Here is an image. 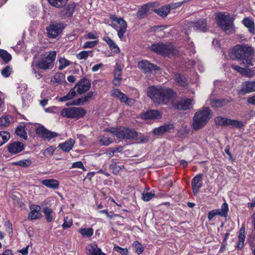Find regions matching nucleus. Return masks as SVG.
<instances>
[{
    "label": "nucleus",
    "instance_id": "obj_1",
    "mask_svg": "<svg viewBox=\"0 0 255 255\" xmlns=\"http://www.w3.org/2000/svg\"><path fill=\"white\" fill-rule=\"evenodd\" d=\"M174 92L171 89L161 86H152L147 89V95L154 103L158 105H166L174 97Z\"/></svg>",
    "mask_w": 255,
    "mask_h": 255
},
{
    "label": "nucleus",
    "instance_id": "obj_2",
    "mask_svg": "<svg viewBox=\"0 0 255 255\" xmlns=\"http://www.w3.org/2000/svg\"><path fill=\"white\" fill-rule=\"evenodd\" d=\"M232 55L234 58L242 61L243 65L253 66L252 56L254 48L247 44H237L232 49Z\"/></svg>",
    "mask_w": 255,
    "mask_h": 255
},
{
    "label": "nucleus",
    "instance_id": "obj_3",
    "mask_svg": "<svg viewBox=\"0 0 255 255\" xmlns=\"http://www.w3.org/2000/svg\"><path fill=\"white\" fill-rule=\"evenodd\" d=\"M212 115L211 110L207 107L196 112L193 117V128L196 130L202 128L208 123Z\"/></svg>",
    "mask_w": 255,
    "mask_h": 255
},
{
    "label": "nucleus",
    "instance_id": "obj_4",
    "mask_svg": "<svg viewBox=\"0 0 255 255\" xmlns=\"http://www.w3.org/2000/svg\"><path fill=\"white\" fill-rule=\"evenodd\" d=\"M150 50L157 54L165 56L176 55L177 50L171 43H156L152 44L150 47Z\"/></svg>",
    "mask_w": 255,
    "mask_h": 255
},
{
    "label": "nucleus",
    "instance_id": "obj_5",
    "mask_svg": "<svg viewBox=\"0 0 255 255\" xmlns=\"http://www.w3.org/2000/svg\"><path fill=\"white\" fill-rule=\"evenodd\" d=\"M56 56L55 51H50L43 53L41 55L40 59L37 62L36 66L42 70L51 69L54 66Z\"/></svg>",
    "mask_w": 255,
    "mask_h": 255
},
{
    "label": "nucleus",
    "instance_id": "obj_6",
    "mask_svg": "<svg viewBox=\"0 0 255 255\" xmlns=\"http://www.w3.org/2000/svg\"><path fill=\"white\" fill-rule=\"evenodd\" d=\"M86 111L82 107H72L63 109L61 111V115L70 119H79L84 117Z\"/></svg>",
    "mask_w": 255,
    "mask_h": 255
},
{
    "label": "nucleus",
    "instance_id": "obj_7",
    "mask_svg": "<svg viewBox=\"0 0 255 255\" xmlns=\"http://www.w3.org/2000/svg\"><path fill=\"white\" fill-rule=\"evenodd\" d=\"M218 24L227 34L232 33L234 30V25L232 21L227 20V16L223 14H218Z\"/></svg>",
    "mask_w": 255,
    "mask_h": 255
},
{
    "label": "nucleus",
    "instance_id": "obj_8",
    "mask_svg": "<svg viewBox=\"0 0 255 255\" xmlns=\"http://www.w3.org/2000/svg\"><path fill=\"white\" fill-rule=\"evenodd\" d=\"M193 100L188 98H182L172 103V107L178 110L186 111L192 108Z\"/></svg>",
    "mask_w": 255,
    "mask_h": 255
},
{
    "label": "nucleus",
    "instance_id": "obj_9",
    "mask_svg": "<svg viewBox=\"0 0 255 255\" xmlns=\"http://www.w3.org/2000/svg\"><path fill=\"white\" fill-rule=\"evenodd\" d=\"M63 27L60 23H54L49 24L46 28L49 38H55L62 31Z\"/></svg>",
    "mask_w": 255,
    "mask_h": 255
},
{
    "label": "nucleus",
    "instance_id": "obj_10",
    "mask_svg": "<svg viewBox=\"0 0 255 255\" xmlns=\"http://www.w3.org/2000/svg\"><path fill=\"white\" fill-rule=\"evenodd\" d=\"M110 19L113 22H116L120 25L119 29L117 30L118 37L122 39L127 31V24L122 18H118L116 15H111Z\"/></svg>",
    "mask_w": 255,
    "mask_h": 255
},
{
    "label": "nucleus",
    "instance_id": "obj_11",
    "mask_svg": "<svg viewBox=\"0 0 255 255\" xmlns=\"http://www.w3.org/2000/svg\"><path fill=\"white\" fill-rule=\"evenodd\" d=\"M35 132L39 136L48 141L58 136L57 132L51 131L42 126L37 127L35 129Z\"/></svg>",
    "mask_w": 255,
    "mask_h": 255
},
{
    "label": "nucleus",
    "instance_id": "obj_12",
    "mask_svg": "<svg viewBox=\"0 0 255 255\" xmlns=\"http://www.w3.org/2000/svg\"><path fill=\"white\" fill-rule=\"evenodd\" d=\"M228 205L226 202H224L222 205L221 209L210 211L208 214V219L209 221H211L216 215L226 218L228 216Z\"/></svg>",
    "mask_w": 255,
    "mask_h": 255
},
{
    "label": "nucleus",
    "instance_id": "obj_13",
    "mask_svg": "<svg viewBox=\"0 0 255 255\" xmlns=\"http://www.w3.org/2000/svg\"><path fill=\"white\" fill-rule=\"evenodd\" d=\"M91 86L90 81L85 77L81 79L75 86L77 93L79 95H82L87 92Z\"/></svg>",
    "mask_w": 255,
    "mask_h": 255
},
{
    "label": "nucleus",
    "instance_id": "obj_14",
    "mask_svg": "<svg viewBox=\"0 0 255 255\" xmlns=\"http://www.w3.org/2000/svg\"><path fill=\"white\" fill-rule=\"evenodd\" d=\"M112 96L118 98L120 101L126 105L131 106L134 103L135 100L128 98L126 94L122 93L120 90L116 89L112 92Z\"/></svg>",
    "mask_w": 255,
    "mask_h": 255
},
{
    "label": "nucleus",
    "instance_id": "obj_15",
    "mask_svg": "<svg viewBox=\"0 0 255 255\" xmlns=\"http://www.w3.org/2000/svg\"><path fill=\"white\" fill-rule=\"evenodd\" d=\"M112 96L118 98L120 101L126 105L131 106L134 103L135 100L128 98L126 94L122 93L120 90L116 89L112 92Z\"/></svg>",
    "mask_w": 255,
    "mask_h": 255
},
{
    "label": "nucleus",
    "instance_id": "obj_16",
    "mask_svg": "<svg viewBox=\"0 0 255 255\" xmlns=\"http://www.w3.org/2000/svg\"><path fill=\"white\" fill-rule=\"evenodd\" d=\"M137 135V132L132 128L127 127H120V135L119 138L124 139H133Z\"/></svg>",
    "mask_w": 255,
    "mask_h": 255
},
{
    "label": "nucleus",
    "instance_id": "obj_17",
    "mask_svg": "<svg viewBox=\"0 0 255 255\" xmlns=\"http://www.w3.org/2000/svg\"><path fill=\"white\" fill-rule=\"evenodd\" d=\"M138 67L145 73H151L153 71L158 70V67L147 60H142L138 62Z\"/></svg>",
    "mask_w": 255,
    "mask_h": 255
},
{
    "label": "nucleus",
    "instance_id": "obj_18",
    "mask_svg": "<svg viewBox=\"0 0 255 255\" xmlns=\"http://www.w3.org/2000/svg\"><path fill=\"white\" fill-rule=\"evenodd\" d=\"M255 92V81H246L242 83L239 94L245 95Z\"/></svg>",
    "mask_w": 255,
    "mask_h": 255
},
{
    "label": "nucleus",
    "instance_id": "obj_19",
    "mask_svg": "<svg viewBox=\"0 0 255 255\" xmlns=\"http://www.w3.org/2000/svg\"><path fill=\"white\" fill-rule=\"evenodd\" d=\"M124 68V65L117 63L115 66L114 71V78L113 81V84L116 86H119L122 80V74Z\"/></svg>",
    "mask_w": 255,
    "mask_h": 255
},
{
    "label": "nucleus",
    "instance_id": "obj_20",
    "mask_svg": "<svg viewBox=\"0 0 255 255\" xmlns=\"http://www.w3.org/2000/svg\"><path fill=\"white\" fill-rule=\"evenodd\" d=\"M202 175L199 174L196 175L192 180V189L194 195H197L200 188L202 186Z\"/></svg>",
    "mask_w": 255,
    "mask_h": 255
},
{
    "label": "nucleus",
    "instance_id": "obj_21",
    "mask_svg": "<svg viewBox=\"0 0 255 255\" xmlns=\"http://www.w3.org/2000/svg\"><path fill=\"white\" fill-rule=\"evenodd\" d=\"M24 149V144L18 141L11 142L7 146V150L11 154H16L22 151Z\"/></svg>",
    "mask_w": 255,
    "mask_h": 255
},
{
    "label": "nucleus",
    "instance_id": "obj_22",
    "mask_svg": "<svg viewBox=\"0 0 255 255\" xmlns=\"http://www.w3.org/2000/svg\"><path fill=\"white\" fill-rule=\"evenodd\" d=\"M174 127L172 124H165L162 126L154 128L152 132L154 135H160L166 132H171Z\"/></svg>",
    "mask_w": 255,
    "mask_h": 255
},
{
    "label": "nucleus",
    "instance_id": "obj_23",
    "mask_svg": "<svg viewBox=\"0 0 255 255\" xmlns=\"http://www.w3.org/2000/svg\"><path fill=\"white\" fill-rule=\"evenodd\" d=\"M141 118L144 120L158 119L161 118V115L157 110H150L142 113Z\"/></svg>",
    "mask_w": 255,
    "mask_h": 255
},
{
    "label": "nucleus",
    "instance_id": "obj_24",
    "mask_svg": "<svg viewBox=\"0 0 255 255\" xmlns=\"http://www.w3.org/2000/svg\"><path fill=\"white\" fill-rule=\"evenodd\" d=\"M86 254L87 255H106L103 253L101 249L94 243L88 245L86 247Z\"/></svg>",
    "mask_w": 255,
    "mask_h": 255
},
{
    "label": "nucleus",
    "instance_id": "obj_25",
    "mask_svg": "<svg viewBox=\"0 0 255 255\" xmlns=\"http://www.w3.org/2000/svg\"><path fill=\"white\" fill-rule=\"evenodd\" d=\"M40 207L39 205H32L30 206V212L28 214V219L35 220L39 218L40 214Z\"/></svg>",
    "mask_w": 255,
    "mask_h": 255
},
{
    "label": "nucleus",
    "instance_id": "obj_26",
    "mask_svg": "<svg viewBox=\"0 0 255 255\" xmlns=\"http://www.w3.org/2000/svg\"><path fill=\"white\" fill-rule=\"evenodd\" d=\"M233 101L232 99L229 100L225 99H214L211 101L210 105L213 108H219Z\"/></svg>",
    "mask_w": 255,
    "mask_h": 255
},
{
    "label": "nucleus",
    "instance_id": "obj_27",
    "mask_svg": "<svg viewBox=\"0 0 255 255\" xmlns=\"http://www.w3.org/2000/svg\"><path fill=\"white\" fill-rule=\"evenodd\" d=\"M206 26V21L204 19H200L196 22H191L189 25V26L193 28L194 30H199L202 31H205Z\"/></svg>",
    "mask_w": 255,
    "mask_h": 255
},
{
    "label": "nucleus",
    "instance_id": "obj_28",
    "mask_svg": "<svg viewBox=\"0 0 255 255\" xmlns=\"http://www.w3.org/2000/svg\"><path fill=\"white\" fill-rule=\"evenodd\" d=\"M75 141L72 138L66 140L64 143H60L58 147L64 152H69L73 147Z\"/></svg>",
    "mask_w": 255,
    "mask_h": 255
},
{
    "label": "nucleus",
    "instance_id": "obj_29",
    "mask_svg": "<svg viewBox=\"0 0 255 255\" xmlns=\"http://www.w3.org/2000/svg\"><path fill=\"white\" fill-rule=\"evenodd\" d=\"M170 6L169 5H163L158 9H154V11L162 17H166L170 11Z\"/></svg>",
    "mask_w": 255,
    "mask_h": 255
},
{
    "label": "nucleus",
    "instance_id": "obj_30",
    "mask_svg": "<svg viewBox=\"0 0 255 255\" xmlns=\"http://www.w3.org/2000/svg\"><path fill=\"white\" fill-rule=\"evenodd\" d=\"M42 184L51 189H57L59 186V182L55 179H45L41 181Z\"/></svg>",
    "mask_w": 255,
    "mask_h": 255
},
{
    "label": "nucleus",
    "instance_id": "obj_31",
    "mask_svg": "<svg viewBox=\"0 0 255 255\" xmlns=\"http://www.w3.org/2000/svg\"><path fill=\"white\" fill-rule=\"evenodd\" d=\"M245 228L244 226H243L239 231V235L238 236V244L237 245V249L238 250H241L244 245V242L245 240Z\"/></svg>",
    "mask_w": 255,
    "mask_h": 255
},
{
    "label": "nucleus",
    "instance_id": "obj_32",
    "mask_svg": "<svg viewBox=\"0 0 255 255\" xmlns=\"http://www.w3.org/2000/svg\"><path fill=\"white\" fill-rule=\"evenodd\" d=\"M68 0H47L48 3L52 6L58 8L64 7Z\"/></svg>",
    "mask_w": 255,
    "mask_h": 255
},
{
    "label": "nucleus",
    "instance_id": "obj_33",
    "mask_svg": "<svg viewBox=\"0 0 255 255\" xmlns=\"http://www.w3.org/2000/svg\"><path fill=\"white\" fill-rule=\"evenodd\" d=\"M149 10V6L148 4H144L139 8L137 12L136 16L139 19L144 18L147 14Z\"/></svg>",
    "mask_w": 255,
    "mask_h": 255
},
{
    "label": "nucleus",
    "instance_id": "obj_34",
    "mask_svg": "<svg viewBox=\"0 0 255 255\" xmlns=\"http://www.w3.org/2000/svg\"><path fill=\"white\" fill-rule=\"evenodd\" d=\"M174 81L180 86H185L187 85V80L182 75L176 73L174 75L173 78Z\"/></svg>",
    "mask_w": 255,
    "mask_h": 255
},
{
    "label": "nucleus",
    "instance_id": "obj_35",
    "mask_svg": "<svg viewBox=\"0 0 255 255\" xmlns=\"http://www.w3.org/2000/svg\"><path fill=\"white\" fill-rule=\"evenodd\" d=\"M243 23L249 29L251 33H253L255 31V23L252 20L246 17L243 19Z\"/></svg>",
    "mask_w": 255,
    "mask_h": 255
},
{
    "label": "nucleus",
    "instance_id": "obj_36",
    "mask_svg": "<svg viewBox=\"0 0 255 255\" xmlns=\"http://www.w3.org/2000/svg\"><path fill=\"white\" fill-rule=\"evenodd\" d=\"M244 125L242 121L228 119L227 126L240 128Z\"/></svg>",
    "mask_w": 255,
    "mask_h": 255
},
{
    "label": "nucleus",
    "instance_id": "obj_37",
    "mask_svg": "<svg viewBox=\"0 0 255 255\" xmlns=\"http://www.w3.org/2000/svg\"><path fill=\"white\" fill-rule=\"evenodd\" d=\"M11 117L8 116H2L0 118V129H2L9 126Z\"/></svg>",
    "mask_w": 255,
    "mask_h": 255
},
{
    "label": "nucleus",
    "instance_id": "obj_38",
    "mask_svg": "<svg viewBox=\"0 0 255 255\" xmlns=\"http://www.w3.org/2000/svg\"><path fill=\"white\" fill-rule=\"evenodd\" d=\"M15 133L17 135L24 139H26L27 138V135L25 130L24 126H20L18 127L15 129Z\"/></svg>",
    "mask_w": 255,
    "mask_h": 255
},
{
    "label": "nucleus",
    "instance_id": "obj_39",
    "mask_svg": "<svg viewBox=\"0 0 255 255\" xmlns=\"http://www.w3.org/2000/svg\"><path fill=\"white\" fill-rule=\"evenodd\" d=\"M10 138V134L6 131L0 132V146L6 143Z\"/></svg>",
    "mask_w": 255,
    "mask_h": 255
},
{
    "label": "nucleus",
    "instance_id": "obj_40",
    "mask_svg": "<svg viewBox=\"0 0 255 255\" xmlns=\"http://www.w3.org/2000/svg\"><path fill=\"white\" fill-rule=\"evenodd\" d=\"M133 139H134L137 143H143L148 141V137L142 133L137 132V135Z\"/></svg>",
    "mask_w": 255,
    "mask_h": 255
},
{
    "label": "nucleus",
    "instance_id": "obj_41",
    "mask_svg": "<svg viewBox=\"0 0 255 255\" xmlns=\"http://www.w3.org/2000/svg\"><path fill=\"white\" fill-rule=\"evenodd\" d=\"M43 212L45 215L46 221L48 223L52 222L53 220V217L52 216L53 211L52 209L47 207H44L43 208Z\"/></svg>",
    "mask_w": 255,
    "mask_h": 255
},
{
    "label": "nucleus",
    "instance_id": "obj_42",
    "mask_svg": "<svg viewBox=\"0 0 255 255\" xmlns=\"http://www.w3.org/2000/svg\"><path fill=\"white\" fill-rule=\"evenodd\" d=\"M59 66L58 69L62 70L66 67L71 65V62L64 57H60L59 59Z\"/></svg>",
    "mask_w": 255,
    "mask_h": 255
},
{
    "label": "nucleus",
    "instance_id": "obj_43",
    "mask_svg": "<svg viewBox=\"0 0 255 255\" xmlns=\"http://www.w3.org/2000/svg\"><path fill=\"white\" fill-rule=\"evenodd\" d=\"M0 57L5 63H7L11 59V56L6 51L0 49Z\"/></svg>",
    "mask_w": 255,
    "mask_h": 255
},
{
    "label": "nucleus",
    "instance_id": "obj_44",
    "mask_svg": "<svg viewBox=\"0 0 255 255\" xmlns=\"http://www.w3.org/2000/svg\"><path fill=\"white\" fill-rule=\"evenodd\" d=\"M32 161L30 159L21 160L13 163L14 165H18L22 167H27L31 165Z\"/></svg>",
    "mask_w": 255,
    "mask_h": 255
},
{
    "label": "nucleus",
    "instance_id": "obj_45",
    "mask_svg": "<svg viewBox=\"0 0 255 255\" xmlns=\"http://www.w3.org/2000/svg\"><path fill=\"white\" fill-rule=\"evenodd\" d=\"M79 232L83 237H90L93 235V230L92 228H81Z\"/></svg>",
    "mask_w": 255,
    "mask_h": 255
},
{
    "label": "nucleus",
    "instance_id": "obj_46",
    "mask_svg": "<svg viewBox=\"0 0 255 255\" xmlns=\"http://www.w3.org/2000/svg\"><path fill=\"white\" fill-rule=\"evenodd\" d=\"M89 55L92 56V51H82L78 53L76 57L79 60H87Z\"/></svg>",
    "mask_w": 255,
    "mask_h": 255
},
{
    "label": "nucleus",
    "instance_id": "obj_47",
    "mask_svg": "<svg viewBox=\"0 0 255 255\" xmlns=\"http://www.w3.org/2000/svg\"><path fill=\"white\" fill-rule=\"evenodd\" d=\"M74 6L67 5L62 11L64 12L62 14V16L64 17H70L73 14L74 12Z\"/></svg>",
    "mask_w": 255,
    "mask_h": 255
},
{
    "label": "nucleus",
    "instance_id": "obj_48",
    "mask_svg": "<svg viewBox=\"0 0 255 255\" xmlns=\"http://www.w3.org/2000/svg\"><path fill=\"white\" fill-rule=\"evenodd\" d=\"M228 118L222 117H218L215 119V122L216 125L222 126H227V122Z\"/></svg>",
    "mask_w": 255,
    "mask_h": 255
},
{
    "label": "nucleus",
    "instance_id": "obj_49",
    "mask_svg": "<svg viewBox=\"0 0 255 255\" xmlns=\"http://www.w3.org/2000/svg\"><path fill=\"white\" fill-rule=\"evenodd\" d=\"M85 99L84 96L77 100H73L71 103L67 104V105H83L87 102Z\"/></svg>",
    "mask_w": 255,
    "mask_h": 255
},
{
    "label": "nucleus",
    "instance_id": "obj_50",
    "mask_svg": "<svg viewBox=\"0 0 255 255\" xmlns=\"http://www.w3.org/2000/svg\"><path fill=\"white\" fill-rule=\"evenodd\" d=\"M133 246L135 252L138 254H141L143 252V248L142 245H141L138 242L135 241L133 243Z\"/></svg>",
    "mask_w": 255,
    "mask_h": 255
},
{
    "label": "nucleus",
    "instance_id": "obj_51",
    "mask_svg": "<svg viewBox=\"0 0 255 255\" xmlns=\"http://www.w3.org/2000/svg\"><path fill=\"white\" fill-rule=\"evenodd\" d=\"M154 193L152 192H146L144 191L142 194V199L144 201H148L154 196Z\"/></svg>",
    "mask_w": 255,
    "mask_h": 255
},
{
    "label": "nucleus",
    "instance_id": "obj_52",
    "mask_svg": "<svg viewBox=\"0 0 255 255\" xmlns=\"http://www.w3.org/2000/svg\"><path fill=\"white\" fill-rule=\"evenodd\" d=\"M12 71V68L10 66H6L4 68H3L1 72V74L2 76L4 77H8L10 76Z\"/></svg>",
    "mask_w": 255,
    "mask_h": 255
},
{
    "label": "nucleus",
    "instance_id": "obj_53",
    "mask_svg": "<svg viewBox=\"0 0 255 255\" xmlns=\"http://www.w3.org/2000/svg\"><path fill=\"white\" fill-rule=\"evenodd\" d=\"M110 168L113 170V174L116 175L119 172L120 170L118 168L117 162L115 161V159H112V163L110 165Z\"/></svg>",
    "mask_w": 255,
    "mask_h": 255
},
{
    "label": "nucleus",
    "instance_id": "obj_54",
    "mask_svg": "<svg viewBox=\"0 0 255 255\" xmlns=\"http://www.w3.org/2000/svg\"><path fill=\"white\" fill-rule=\"evenodd\" d=\"M73 224V222L71 219H69L68 217H65L64 220V223L62 226L63 229L69 228Z\"/></svg>",
    "mask_w": 255,
    "mask_h": 255
},
{
    "label": "nucleus",
    "instance_id": "obj_55",
    "mask_svg": "<svg viewBox=\"0 0 255 255\" xmlns=\"http://www.w3.org/2000/svg\"><path fill=\"white\" fill-rule=\"evenodd\" d=\"M114 250L122 255H128V250L127 248H122L118 246L114 247Z\"/></svg>",
    "mask_w": 255,
    "mask_h": 255
},
{
    "label": "nucleus",
    "instance_id": "obj_56",
    "mask_svg": "<svg viewBox=\"0 0 255 255\" xmlns=\"http://www.w3.org/2000/svg\"><path fill=\"white\" fill-rule=\"evenodd\" d=\"M231 68L234 70L237 71L238 72L244 76L246 68L241 67L235 64H232Z\"/></svg>",
    "mask_w": 255,
    "mask_h": 255
},
{
    "label": "nucleus",
    "instance_id": "obj_57",
    "mask_svg": "<svg viewBox=\"0 0 255 255\" xmlns=\"http://www.w3.org/2000/svg\"><path fill=\"white\" fill-rule=\"evenodd\" d=\"M244 76L252 78L255 75V71L253 68H246Z\"/></svg>",
    "mask_w": 255,
    "mask_h": 255
},
{
    "label": "nucleus",
    "instance_id": "obj_58",
    "mask_svg": "<svg viewBox=\"0 0 255 255\" xmlns=\"http://www.w3.org/2000/svg\"><path fill=\"white\" fill-rule=\"evenodd\" d=\"M98 42L97 41H91L86 42L83 46V48H91L95 46Z\"/></svg>",
    "mask_w": 255,
    "mask_h": 255
},
{
    "label": "nucleus",
    "instance_id": "obj_59",
    "mask_svg": "<svg viewBox=\"0 0 255 255\" xmlns=\"http://www.w3.org/2000/svg\"><path fill=\"white\" fill-rule=\"evenodd\" d=\"M189 132V128L187 127L180 128L178 131V135L179 136H182L187 134Z\"/></svg>",
    "mask_w": 255,
    "mask_h": 255
},
{
    "label": "nucleus",
    "instance_id": "obj_60",
    "mask_svg": "<svg viewBox=\"0 0 255 255\" xmlns=\"http://www.w3.org/2000/svg\"><path fill=\"white\" fill-rule=\"evenodd\" d=\"M105 130L113 134L117 138H119L120 128H111L109 129H105Z\"/></svg>",
    "mask_w": 255,
    "mask_h": 255
},
{
    "label": "nucleus",
    "instance_id": "obj_61",
    "mask_svg": "<svg viewBox=\"0 0 255 255\" xmlns=\"http://www.w3.org/2000/svg\"><path fill=\"white\" fill-rule=\"evenodd\" d=\"M54 151V148L53 146H50L48 148H46L43 152V154L45 156H51L53 155V152Z\"/></svg>",
    "mask_w": 255,
    "mask_h": 255
},
{
    "label": "nucleus",
    "instance_id": "obj_62",
    "mask_svg": "<svg viewBox=\"0 0 255 255\" xmlns=\"http://www.w3.org/2000/svg\"><path fill=\"white\" fill-rule=\"evenodd\" d=\"M100 141L102 145L107 146L112 143V140L110 138L103 137L100 140Z\"/></svg>",
    "mask_w": 255,
    "mask_h": 255
},
{
    "label": "nucleus",
    "instance_id": "obj_63",
    "mask_svg": "<svg viewBox=\"0 0 255 255\" xmlns=\"http://www.w3.org/2000/svg\"><path fill=\"white\" fill-rule=\"evenodd\" d=\"M63 79V75L61 74H57L54 77L55 82L59 84L62 82Z\"/></svg>",
    "mask_w": 255,
    "mask_h": 255
},
{
    "label": "nucleus",
    "instance_id": "obj_64",
    "mask_svg": "<svg viewBox=\"0 0 255 255\" xmlns=\"http://www.w3.org/2000/svg\"><path fill=\"white\" fill-rule=\"evenodd\" d=\"M75 90H76L75 87H74L73 88L71 89L69 93L66 95L69 100L72 99L76 96Z\"/></svg>",
    "mask_w": 255,
    "mask_h": 255
}]
</instances>
